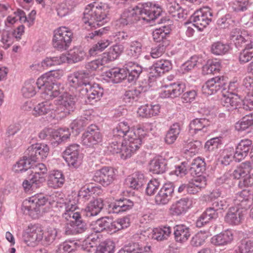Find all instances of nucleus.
Here are the masks:
<instances>
[{
  "mask_svg": "<svg viewBox=\"0 0 253 253\" xmlns=\"http://www.w3.org/2000/svg\"><path fill=\"white\" fill-rule=\"evenodd\" d=\"M161 12L160 6L146 2L125 10L119 19V22L125 26L134 24L140 20L150 22L159 17Z\"/></svg>",
  "mask_w": 253,
  "mask_h": 253,
  "instance_id": "1",
  "label": "nucleus"
},
{
  "mask_svg": "<svg viewBox=\"0 0 253 253\" xmlns=\"http://www.w3.org/2000/svg\"><path fill=\"white\" fill-rule=\"evenodd\" d=\"M108 6L105 3L89 4L86 6L84 12L83 21L84 28L87 30L96 29V26H102L108 13Z\"/></svg>",
  "mask_w": 253,
  "mask_h": 253,
  "instance_id": "2",
  "label": "nucleus"
},
{
  "mask_svg": "<svg viewBox=\"0 0 253 253\" xmlns=\"http://www.w3.org/2000/svg\"><path fill=\"white\" fill-rule=\"evenodd\" d=\"M142 70L138 64L129 62L126 64L125 69H111L106 72L105 75L114 83H118L126 77L128 82H133L138 78Z\"/></svg>",
  "mask_w": 253,
  "mask_h": 253,
  "instance_id": "3",
  "label": "nucleus"
},
{
  "mask_svg": "<svg viewBox=\"0 0 253 253\" xmlns=\"http://www.w3.org/2000/svg\"><path fill=\"white\" fill-rule=\"evenodd\" d=\"M37 84L39 89L42 87V97L46 100L52 99L64 92V87L61 84L54 83L46 77L38 78Z\"/></svg>",
  "mask_w": 253,
  "mask_h": 253,
  "instance_id": "4",
  "label": "nucleus"
},
{
  "mask_svg": "<svg viewBox=\"0 0 253 253\" xmlns=\"http://www.w3.org/2000/svg\"><path fill=\"white\" fill-rule=\"evenodd\" d=\"M73 34L66 27H60L54 31L52 45L58 50L63 51L68 49L72 39Z\"/></svg>",
  "mask_w": 253,
  "mask_h": 253,
  "instance_id": "5",
  "label": "nucleus"
},
{
  "mask_svg": "<svg viewBox=\"0 0 253 253\" xmlns=\"http://www.w3.org/2000/svg\"><path fill=\"white\" fill-rule=\"evenodd\" d=\"M59 98L60 99L56 101L57 119L65 117L75 108V98L72 95L64 93Z\"/></svg>",
  "mask_w": 253,
  "mask_h": 253,
  "instance_id": "6",
  "label": "nucleus"
},
{
  "mask_svg": "<svg viewBox=\"0 0 253 253\" xmlns=\"http://www.w3.org/2000/svg\"><path fill=\"white\" fill-rule=\"evenodd\" d=\"M212 13L209 7H205L197 10L191 17L199 31H202L211 21Z\"/></svg>",
  "mask_w": 253,
  "mask_h": 253,
  "instance_id": "7",
  "label": "nucleus"
},
{
  "mask_svg": "<svg viewBox=\"0 0 253 253\" xmlns=\"http://www.w3.org/2000/svg\"><path fill=\"white\" fill-rule=\"evenodd\" d=\"M102 135L98 127L94 125L89 126L83 134V144L89 147L93 146L101 142Z\"/></svg>",
  "mask_w": 253,
  "mask_h": 253,
  "instance_id": "8",
  "label": "nucleus"
},
{
  "mask_svg": "<svg viewBox=\"0 0 253 253\" xmlns=\"http://www.w3.org/2000/svg\"><path fill=\"white\" fill-rule=\"evenodd\" d=\"M49 153L48 146L44 143H35L30 146L26 151V155L33 161L37 162L39 159H45Z\"/></svg>",
  "mask_w": 253,
  "mask_h": 253,
  "instance_id": "9",
  "label": "nucleus"
},
{
  "mask_svg": "<svg viewBox=\"0 0 253 253\" xmlns=\"http://www.w3.org/2000/svg\"><path fill=\"white\" fill-rule=\"evenodd\" d=\"M79 145L73 144L69 146L63 153V158L69 166L77 168L81 164Z\"/></svg>",
  "mask_w": 253,
  "mask_h": 253,
  "instance_id": "10",
  "label": "nucleus"
},
{
  "mask_svg": "<svg viewBox=\"0 0 253 253\" xmlns=\"http://www.w3.org/2000/svg\"><path fill=\"white\" fill-rule=\"evenodd\" d=\"M186 163H182L180 165L175 167V169L171 172L170 174H199L203 173L205 170V167L203 162L195 161L193 163L189 169H187Z\"/></svg>",
  "mask_w": 253,
  "mask_h": 253,
  "instance_id": "11",
  "label": "nucleus"
},
{
  "mask_svg": "<svg viewBox=\"0 0 253 253\" xmlns=\"http://www.w3.org/2000/svg\"><path fill=\"white\" fill-rule=\"evenodd\" d=\"M55 101H46L38 104L34 109L33 114L40 116L49 114L57 118Z\"/></svg>",
  "mask_w": 253,
  "mask_h": 253,
  "instance_id": "12",
  "label": "nucleus"
},
{
  "mask_svg": "<svg viewBox=\"0 0 253 253\" xmlns=\"http://www.w3.org/2000/svg\"><path fill=\"white\" fill-rule=\"evenodd\" d=\"M89 75L84 71H80L70 74L68 77V84L70 86L77 88L83 85L84 88L89 83Z\"/></svg>",
  "mask_w": 253,
  "mask_h": 253,
  "instance_id": "13",
  "label": "nucleus"
},
{
  "mask_svg": "<svg viewBox=\"0 0 253 253\" xmlns=\"http://www.w3.org/2000/svg\"><path fill=\"white\" fill-rule=\"evenodd\" d=\"M224 84L223 78L217 76L207 81L203 85L202 91L205 95H211L223 87Z\"/></svg>",
  "mask_w": 253,
  "mask_h": 253,
  "instance_id": "14",
  "label": "nucleus"
},
{
  "mask_svg": "<svg viewBox=\"0 0 253 253\" xmlns=\"http://www.w3.org/2000/svg\"><path fill=\"white\" fill-rule=\"evenodd\" d=\"M185 88V85L180 83H173L162 87L160 96L162 98L176 97L181 95Z\"/></svg>",
  "mask_w": 253,
  "mask_h": 253,
  "instance_id": "15",
  "label": "nucleus"
},
{
  "mask_svg": "<svg viewBox=\"0 0 253 253\" xmlns=\"http://www.w3.org/2000/svg\"><path fill=\"white\" fill-rule=\"evenodd\" d=\"M171 68L172 64L170 61L166 59L158 60L149 69L150 77H160Z\"/></svg>",
  "mask_w": 253,
  "mask_h": 253,
  "instance_id": "16",
  "label": "nucleus"
},
{
  "mask_svg": "<svg viewBox=\"0 0 253 253\" xmlns=\"http://www.w3.org/2000/svg\"><path fill=\"white\" fill-rule=\"evenodd\" d=\"M174 188L171 183H165L155 196V200L157 205L167 204L172 197Z\"/></svg>",
  "mask_w": 253,
  "mask_h": 253,
  "instance_id": "17",
  "label": "nucleus"
},
{
  "mask_svg": "<svg viewBox=\"0 0 253 253\" xmlns=\"http://www.w3.org/2000/svg\"><path fill=\"white\" fill-rule=\"evenodd\" d=\"M207 179L204 175H192L189 179L188 193L195 194L207 185Z\"/></svg>",
  "mask_w": 253,
  "mask_h": 253,
  "instance_id": "18",
  "label": "nucleus"
},
{
  "mask_svg": "<svg viewBox=\"0 0 253 253\" xmlns=\"http://www.w3.org/2000/svg\"><path fill=\"white\" fill-rule=\"evenodd\" d=\"M144 130L141 128L130 130L124 138L125 142L128 145L139 149L144 136Z\"/></svg>",
  "mask_w": 253,
  "mask_h": 253,
  "instance_id": "19",
  "label": "nucleus"
},
{
  "mask_svg": "<svg viewBox=\"0 0 253 253\" xmlns=\"http://www.w3.org/2000/svg\"><path fill=\"white\" fill-rule=\"evenodd\" d=\"M43 237V230L42 227L33 226L25 235L24 241L28 246H34L37 242L41 241Z\"/></svg>",
  "mask_w": 253,
  "mask_h": 253,
  "instance_id": "20",
  "label": "nucleus"
},
{
  "mask_svg": "<svg viewBox=\"0 0 253 253\" xmlns=\"http://www.w3.org/2000/svg\"><path fill=\"white\" fill-rule=\"evenodd\" d=\"M231 35V40L234 42L237 47H240L246 44L253 42L252 37L247 31L235 30Z\"/></svg>",
  "mask_w": 253,
  "mask_h": 253,
  "instance_id": "21",
  "label": "nucleus"
},
{
  "mask_svg": "<svg viewBox=\"0 0 253 253\" xmlns=\"http://www.w3.org/2000/svg\"><path fill=\"white\" fill-rule=\"evenodd\" d=\"M82 91L86 92V96L89 102L99 100L103 94V89L98 84L91 85L88 83Z\"/></svg>",
  "mask_w": 253,
  "mask_h": 253,
  "instance_id": "22",
  "label": "nucleus"
},
{
  "mask_svg": "<svg viewBox=\"0 0 253 253\" xmlns=\"http://www.w3.org/2000/svg\"><path fill=\"white\" fill-rule=\"evenodd\" d=\"M133 206V202L126 198L120 199L114 203L110 205V212L118 213L120 212L126 211L131 209Z\"/></svg>",
  "mask_w": 253,
  "mask_h": 253,
  "instance_id": "23",
  "label": "nucleus"
},
{
  "mask_svg": "<svg viewBox=\"0 0 253 253\" xmlns=\"http://www.w3.org/2000/svg\"><path fill=\"white\" fill-rule=\"evenodd\" d=\"M191 205V200L187 198H182L173 204L170 210L173 215H179L185 212Z\"/></svg>",
  "mask_w": 253,
  "mask_h": 253,
  "instance_id": "24",
  "label": "nucleus"
},
{
  "mask_svg": "<svg viewBox=\"0 0 253 253\" xmlns=\"http://www.w3.org/2000/svg\"><path fill=\"white\" fill-rule=\"evenodd\" d=\"M118 253H151V247L131 242L126 245Z\"/></svg>",
  "mask_w": 253,
  "mask_h": 253,
  "instance_id": "25",
  "label": "nucleus"
},
{
  "mask_svg": "<svg viewBox=\"0 0 253 253\" xmlns=\"http://www.w3.org/2000/svg\"><path fill=\"white\" fill-rule=\"evenodd\" d=\"M252 200L253 196L250 190L244 189L236 195L234 203L235 205L241 206L242 208H247L252 204Z\"/></svg>",
  "mask_w": 253,
  "mask_h": 253,
  "instance_id": "26",
  "label": "nucleus"
},
{
  "mask_svg": "<svg viewBox=\"0 0 253 253\" xmlns=\"http://www.w3.org/2000/svg\"><path fill=\"white\" fill-rule=\"evenodd\" d=\"M243 217L242 211L238 207L230 208L226 214L224 219L227 223L230 224H238Z\"/></svg>",
  "mask_w": 253,
  "mask_h": 253,
  "instance_id": "27",
  "label": "nucleus"
},
{
  "mask_svg": "<svg viewBox=\"0 0 253 253\" xmlns=\"http://www.w3.org/2000/svg\"><path fill=\"white\" fill-rule=\"evenodd\" d=\"M103 200L98 199L90 201L84 210V214L87 217L97 215L103 208Z\"/></svg>",
  "mask_w": 253,
  "mask_h": 253,
  "instance_id": "28",
  "label": "nucleus"
},
{
  "mask_svg": "<svg viewBox=\"0 0 253 253\" xmlns=\"http://www.w3.org/2000/svg\"><path fill=\"white\" fill-rule=\"evenodd\" d=\"M222 105L228 111L236 109L241 103L240 98L235 93L224 95L221 99Z\"/></svg>",
  "mask_w": 253,
  "mask_h": 253,
  "instance_id": "29",
  "label": "nucleus"
},
{
  "mask_svg": "<svg viewBox=\"0 0 253 253\" xmlns=\"http://www.w3.org/2000/svg\"><path fill=\"white\" fill-rule=\"evenodd\" d=\"M32 163H34L28 155L23 157L12 167V171L15 173H23L27 172L30 173Z\"/></svg>",
  "mask_w": 253,
  "mask_h": 253,
  "instance_id": "30",
  "label": "nucleus"
},
{
  "mask_svg": "<svg viewBox=\"0 0 253 253\" xmlns=\"http://www.w3.org/2000/svg\"><path fill=\"white\" fill-rule=\"evenodd\" d=\"M210 126V122L205 118L195 119L193 120L189 125L190 131H193L195 133L199 132L203 133L207 132L208 127Z\"/></svg>",
  "mask_w": 253,
  "mask_h": 253,
  "instance_id": "31",
  "label": "nucleus"
},
{
  "mask_svg": "<svg viewBox=\"0 0 253 253\" xmlns=\"http://www.w3.org/2000/svg\"><path fill=\"white\" fill-rule=\"evenodd\" d=\"M37 201H35L33 197H30L28 200L26 199L23 202L22 209L25 212L28 211V213L33 218H36L40 213V209L36 204Z\"/></svg>",
  "mask_w": 253,
  "mask_h": 253,
  "instance_id": "32",
  "label": "nucleus"
},
{
  "mask_svg": "<svg viewBox=\"0 0 253 253\" xmlns=\"http://www.w3.org/2000/svg\"><path fill=\"white\" fill-rule=\"evenodd\" d=\"M166 165L162 162V159L156 157L151 160L148 164L149 172L153 174H162L166 171Z\"/></svg>",
  "mask_w": 253,
  "mask_h": 253,
  "instance_id": "33",
  "label": "nucleus"
},
{
  "mask_svg": "<svg viewBox=\"0 0 253 253\" xmlns=\"http://www.w3.org/2000/svg\"><path fill=\"white\" fill-rule=\"evenodd\" d=\"M218 216V213L215 209L212 207L207 208L205 212L200 216L196 221L198 227H202L205 224L209 222L211 219H215Z\"/></svg>",
  "mask_w": 253,
  "mask_h": 253,
  "instance_id": "34",
  "label": "nucleus"
},
{
  "mask_svg": "<svg viewBox=\"0 0 253 253\" xmlns=\"http://www.w3.org/2000/svg\"><path fill=\"white\" fill-rule=\"evenodd\" d=\"M233 240L231 231L226 230L222 232L211 238V243L216 246H224L230 243Z\"/></svg>",
  "mask_w": 253,
  "mask_h": 253,
  "instance_id": "35",
  "label": "nucleus"
},
{
  "mask_svg": "<svg viewBox=\"0 0 253 253\" xmlns=\"http://www.w3.org/2000/svg\"><path fill=\"white\" fill-rule=\"evenodd\" d=\"M124 47L122 44H116L111 47L108 52H104L102 56L104 61L108 63L116 60L123 52Z\"/></svg>",
  "mask_w": 253,
  "mask_h": 253,
  "instance_id": "36",
  "label": "nucleus"
},
{
  "mask_svg": "<svg viewBox=\"0 0 253 253\" xmlns=\"http://www.w3.org/2000/svg\"><path fill=\"white\" fill-rule=\"evenodd\" d=\"M174 228V234L177 242L183 243L188 240L190 235L188 227L181 224L176 225Z\"/></svg>",
  "mask_w": 253,
  "mask_h": 253,
  "instance_id": "37",
  "label": "nucleus"
},
{
  "mask_svg": "<svg viewBox=\"0 0 253 253\" xmlns=\"http://www.w3.org/2000/svg\"><path fill=\"white\" fill-rule=\"evenodd\" d=\"M130 130L129 126L127 123L121 122L113 130V137L112 139L121 140L122 138H125L126 133H128Z\"/></svg>",
  "mask_w": 253,
  "mask_h": 253,
  "instance_id": "38",
  "label": "nucleus"
},
{
  "mask_svg": "<svg viewBox=\"0 0 253 253\" xmlns=\"http://www.w3.org/2000/svg\"><path fill=\"white\" fill-rule=\"evenodd\" d=\"M67 61L66 55L61 54L59 56L46 57L42 61V66L45 68L59 65Z\"/></svg>",
  "mask_w": 253,
  "mask_h": 253,
  "instance_id": "39",
  "label": "nucleus"
},
{
  "mask_svg": "<svg viewBox=\"0 0 253 253\" xmlns=\"http://www.w3.org/2000/svg\"><path fill=\"white\" fill-rule=\"evenodd\" d=\"M180 130V125L178 123H175L171 126L166 135V142L169 144L174 143L179 134Z\"/></svg>",
  "mask_w": 253,
  "mask_h": 253,
  "instance_id": "40",
  "label": "nucleus"
},
{
  "mask_svg": "<svg viewBox=\"0 0 253 253\" xmlns=\"http://www.w3.org/2000/svg\"><path fill=\"white\" fill-rule=\"evenodd\" d=\"M85 56V52L79 48H74L71 50L68 56H66L67 61L68 63H77L83 60Z\"/></svg>",
  "mask_w": 253,
  "mask_h": 253,
  "instance_id": "41",
  "label": "nucleus"
},
{
  "mask_svg": "<svg viewBox=\"0 0 253 253\" xmlns=\"http://www.w3.org/2000/svg\"><path fill=\"white\" fill-rule=\"evenodd\" d=\"M253 58V42L246 44L245 48L240 52L239 60L241 64L249 62Z\"/></svg>",
  "mask_w": 253,
  "mask_h": 253,
  "instance_id": "42",
  "label": "nucleus"
},
{
  "mask_svg": "<svg viewBox=\"0 0 253 253\" xmlns=\"http://www.w3.org/2000/svg\"><path fill=\"white\" fill-rule=\"evenodd\" d=\"M37 84V82H35L33 79L26 82L22 89L23 95L27 98H30L34 96L36 93Z\"/></svg>",
  "mask_w": 253,
  "mask_h": 253,
  "instance_id": "43",
  "label": "nucleus"
},
{
  "mask_svg": "<svg viewBox=\"0 0 253 253\" xmlns=\"http://www.w3.org/2000/svg\"><path fill=\"white\" fill-rule=\"evenodd\" d=\"M152 238L158 241L167 239L171 233L170 227L165 226L163 228H156L153 231Z\"/></svg>",
  "mask_w": 253,
  "mask_h": 253,
  "instance_id": "44",
  "label": "nucleus"
},
{
  "mask_svg": "<svg viewBox=\"0 0 253 253\" xmlns=\"http://www.w3.org/2000/svg\"><path fill=\"white\" fill-rule=\"evenodd\" d=\"M220 69V63L217 60H209L203 67V73L205 75L218 72Z\"/></svg>",
  "mask_w": 253,
  "mask_h": 253,
  "instance_id": "45",
  "label": "nucleus"
},
{
  "mask_svg": "<svg viewBox=\"0 0 253 253\" xmlns=\"http://www.w3.org/2000/svg\"><path fill=\"white\" fill-rule=\"evenodd\" d=\"M115 245L111 240L101 243L97 247L95 253H114Z\"/></svg>",
  "mask_w": 253,
  "mask_h": 253,
  "instance_id": "46",
  "label": "nucleus"
},
{
  "mask_svg": "<svg viewBox=\"0 0 253 253\" xmlns=\"http://www.w3.org/2000/svg\"><path fill=\"white\" fill-rule=\"evenodd\" d=\"M169 40H164L163 42L160 43L156 47L152 48L151 51V55L153 58L161 57L165 52L167 46L169 44Z\"/></svg>",
  "mask_w": 253,
  "mask_h": 253,
  "instance_id": "47",
  "label": "nucleus"
},
{
  "mask_svg": "<svg viewBox=\"0 0 253 253\" xmlns=\"http://www.w3.org/2000/svg\"><path fill=\"white\" fill-rule=\"evenodd\" d=\"M110 44V42L108 40H102L99 41L96 44L93 45L89 49V52L90 55L94 56L98 52L102 51L104 49L108 47Z\"/></svg>",
  "mask_w": 253,
  "mask_h": 253,
  "instance_id": "48",
  "label": "nucleus"
},
{
  "mask_svg": "<svg viewBox=\"0 0 253 253\" xmlns=\"http://www.w3.org/2000/svg\"><path fill=\"white\" fill-rule=\"evenodd\" d=\"M64 182L63 175H49L47 184L49 187L56 188L62 186Z\"/></svg>",
  "mask_w": 253,
  "mask_h": 253,
  "instance_id": "49",
  "label": "nucleus"
},
{
  "mask_svg": "<svg viewBox=\"0 0 253 253\" xmlns=\"http://www.w3.org/2000/svg\"><path fill=\"white\" fill-rule=\"evenodd\" d=\"M92 179L103 186H107L113 182L115 177L114 175H93Z\"/></svg>",
  "mask_w": 253,
  "mask_h": 253,
  "instance_id": "50",
  "label": "nucleus"
},
{
  "mask_svg": "<svg viewBox=\"0 0 253 253\" xmlns=\"http://www.w3.org/2000/svg\"><path fill=\"white\" fill-rule=\"evenodd\" d=\"M76 245L74 242L65 241L58 246L56 253H70L75 249Z\"/></svg>",
  "mask_w": 253,
  "mask_h": 253,
  "instance_id": "51",
  "label": "nucleus"
},
{
  "mask_svg": "<svg viewBox=\"0 0 253 253\" xmlns=\"http://www.w3.org/2000/svg\"><path fill=\"white\" fill-rule=\"evenodd\" d=\"M142 44L137 41H133L130 43L128 54L134 58H137L142 52Z\"/></svg>",
  "mask_w": 253,
  "mask_h": 253,
  "instance_id": "52",
  "label": "nucleus"
},
{
  "mask_svg": "<svg viewBox=\"0 0 253 253\" xmlns=\"http://www.w3.org/2000/svg\"><path fill=\"white\" fill-rule=\"evenodd\" d=\"M199 58L194 56L185 62L180 67V70L183 74L186 73L194 68L198 64Z\"/></svg>",
  "mask_w": 253,
  "mask_h": 253,
  "instance_id": "53",
  "label": "nucleus"
},
{
  "mask_svg": "<svg viewBox=\"0 0 253 253\" xmlns=\"http://www.w3.org/2000/svg\"><path fill=\"white\" fill-rule=\"evenodd\" d=\"M249 5V0H234L230 4L232 10L235 12L243 11Z\"/></svg>",
  "mask_w": 253,
  "mask_h": 253,
  "instance_id": "54",
  "label": "nucleus"
},
{
  "mask_svg": "<svg viewBox=\"0 0 253 253\" xmlns=\"http://www.w3.org/2000/svg\"><path fill=\"white\" fill-rule=\"evenodd\" d=\"M212 52L216 55H222L226 53L229 50V46L221 42L213 43L211 45Z\"/></svg>",
  "mask_w": 253,
  "mask_h": 253,
  "instance_id": "55",
  "label": "nucleus"
},
{
  "mask_svg": "<svg viewBox=\"0 0 253 253\" xmlns=\"http://www.w3.org/2000/svg\"><path fill=\"white\" fill-rule=\"evenodd\" d=\"M140 93L139 90L137 89L126 91L124 97V102L128 104L133 103L137 100L138 96Z\"/></svg>",
  "mask_w": 253,
  "mask_h": 253,
  "instance_id": "56",
  "label": "nucleus"
},
{
  "mask_svg": "<svg viewBox=\"0 0 253 253\" xmlns=\"http://www.w3.org/2000/svg\"><path fill=\"white\" fill-rule=\"evenodd\" d=\"M107 63V62L104 61V57L102 56L100 59L99 58L87 63L85 65V68L88 71H94L100 68L102 69V67Z\"/></svg>",
  "mask_w": 253,
  "mask_h": 253,
  "instance_id": "57",
  "label": "nucleus"
},
{
  "mask_svg": "<svg viewBox=\"0 0 253 253\" xmlns=\"http://www.w3.org/2000/svg\"><path fill=\"white\" fill-rule=\"evenodd\" d=\"M137 150H138V148L135 147L128 145V144L125 142L123 143V146H122L120 152L121 154V158L123 159L129 158Z\"/></svg>",
  "mask_w": 253,
  "mask_h": 253,
  "instance_id": "58",
  "label": "nucleus"
},
{
  "mask_svg": "<svg viewBox=\"0 0 253 253\" xmlns=\"http://www.w3.org/2000/svg\"><path fill=\"white\" fill-rule=\"evenodd\" d=\"M252 125H253L252 120L245 116L240 121L236 123L235 127L236 130L238 131H244Z\"/></svg>",
  "mask_w": 253,
  "mask_h": 253,
  "instance_id": "59",
  "label": "nucleus"
},
{
  "mask_svg": "<svg viewBox=\"0 0 253 253\" xmlns=\"http://www.w3.org/2000/svg\"><path fill=\"white\" fill-rule=\"evenodd\" d=\"M206 236L205 233L200 232L195 234L191 240V245L194 247L202 245L205 241Z\"/></svg>",
  "mask_w": 253,
  "mask_h": 253,
  "instance_id": "60",
  "label": "nucleus"
},
{
  "mask_svg": "<svg viewBox=\"0 0 253 253\" xmlns=\"http://www.w3.org/2000/svg\"><path fill=\"white\" fill-rule=\"evenodd\" d=\"M252 169V167L250 162L243 163L238 166L234 171L235 174H249Z\"/></svg>",
  "mask_w": 253,
  "mask_h": 253,
  "instance_id": "61",
  "label": "nucleus"
},
{
  "mask_svg": "<svg viewBox=\"0 0 253 253\" xmlns=\"http://www.w3.org/2000/svg\"><path fill=\"white\" fill-rule=\"evenodd\" d=\"M143 178H139L138 175L134 177L129 176L127 179V182L129 183L130 187L133 189H138L143 185Z\"/></svg>",
  "mask_w": 253,
  "mask_h": 253,
  "instance_id": "62",
  "label": "nucleus"
},
{
  "mask_svg": "<svg viewBox=\"0 0 253 253\" xmlns=\"http://www.w3.org/2000/svg\"><path fill=\"white\" fill-rule=\"evenodd\" d=\"M122 146H123V142L119 139H112L111 143L108 146V149L110 152L113 154L120 153Z\"/></svg>",
  "mask_w": 253,
  "mask_h": 253,
  "instance_id": "63",
  "label": "nucleus"
},
{
  "mask_svg": "<svg viewBox=\"0 0 253 253\" xmlns=\"http://www.w3.org/2000/svg\"><path fill=\"white\" fill-rule=\"evenodd\" d=\"M240 253H253V242L250 240L244 241L239 247Z\"/></svg>",
  "mask_w": 253,
  "mask_h": 253,
  "instance_id": "64",
  "label": "nucleus"
}]
</instances>
